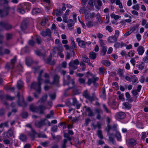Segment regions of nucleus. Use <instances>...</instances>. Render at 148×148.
I'll return each mask as SVG.
<instances>
[{
	"label": "nucleus",
	"mask_w": 148,
	"mask_h": 148,
	"mask_svg": "<svg viewBox=\"0 0 148 148\" xmlns=\"http://www.w3.org/2000/svg\"><path fill=\"white\" fill-rule=\"evenodd\" d=\"M101 123L98 121L97 122V124L96 125H95L94 127V129H95L96 127H98V128L99 129H100L101 128Z\"/></svg>",
	"instance_id": "4d7b16f0"
},
{
	"label": "nucleus",
	"mask_w": 148,
	"mask_h": 148,
	"mask_svg": "<svg viewBox=\"0 0 148 148\" xmlns=\"http://www.w3.org/2000/svg\"><path fill=\"white\" fill-rule=\"evenodd\" d=\"M36 43L38 45L41 44L42 40L41 37L40 36H37L36 37Z\"/></svg>",
	"instance_id": "3c124183"
},
{
	"label": "nucleus",
	"mask_w": 148,
	"mask_h": 148,
	"mask_svg": "<svg viewBox=\"0 0 148 148\" xmlns=\"http://www.w3.org/2000/svg\"><path fill=\"white\" fill-rule=\"evenodd\" d=\"M31 4L28 2H26L22 3L23 8H24L25 10H26L27 11H29L31 8Z\"/></svg>",
	"instance_id": "aec40b11"
},
{
	"label": "nucleus",
	"mask_w": 148,
	"mask_h": 148,
	"mask_svg": "<svg viewBox=\"0 0 148 148\" xmlns=\"http://www.w3.org/2000/svg\"><path fill=\"white\" fill-rule=\"evenodd\" d=\"M19 138L21 140L23 141H25L27 139L26 135L23 134H21Z\"/></svg>",
	"instance_id": "72a5a7b5"
},
{
	"label": "nucleus",
	"mask_w": 148,
	"mask_h": 148,
	"mask_svg": "<svg viewBox=\"0 0 148 148\" xmlns=\"http://www.w3.org/2000/svg\"><path fill=\"white\" fill-rule=\"evenodd\" d=\"M37 82H33L31 86V88L36 90L38 95L41 92V86L42 84V81L37 80Z\"/></svg>",
	"instance_id": "7ed1b4c3"
},
{
	"label": "nucleus",
	"mask_w": 148,
	"mask_h": 148,
	"mask_svg": "<svg viewBox=\"0 0 148 148\" xmlns=\"http://www.w3.org/2000/svg\"><path fill=\"white\" fill-rule=\"evenodd\" d=\"M101 63L106 66H108L110 65V63L109 60H103L101 61Z\"/></svg>",
	"instance_id": "4c0bfd02"
},
{
	"label": "nucleus",
	"mask_w": 148,
	"mask_h": 148,
	"mask_svg": "<svg viewBox=\"0 0 148 148\" xmlns=\"http://www.w3.org/2000/svg\"><path fill=\"white\" fill-rule=\"evenodd\" d=\"M86 25L88 28H91L94 25L93 22V21H88L87 23H86Z\"/></svg>",
	"instance_id": "09e8293b"
},
{
	"label": "nucleus",
	"mask_w": 148,
	"mask_h": 148,
	"mask_svg": "<svg viewBox=\"0 0 148 148\" xmlns=\"http://www.w3.org/2000/svg\"><path fill=\"white\" fill-rule=\"evenodd\" d=\"M72 105L74 106H76V109H79L80 108L82 104L81 103H79V101H78L76 98L75 97H73L72 99Z\"/></svg>",
	"instance_id": "f8f14e48"
},
{
	"label": "nucleus",
	"mask_w": 148,
	"mask_h": 148,
	"mask_svg": "<svg viewBox=\"0 0 148 148\" xmlns=\"http://www.w3.org/2000/svg\"><path fill=\"white\" fill-rule=\"evenodd\" d=\"M117 73L120 77H123V72L122 70L120 68H119L118 70Z\"/></svg>",
	"instance_id": "bf43d9fd"
},
{
	"label": "nucleus",
	"mask_w": 148,
	"mask_h": 148,
	"mask_svg": "<svg viewBox=\"0 0 148 148\" xmlns=\"http://www.w3.org/2000/svg\"><path fill=\"white\" fill-rule=\"evenodd\" d=\"M137 51L139 55H142L145 51V49L143 46L140 45L138 47Z\"/></svg>",
	"instance_id": "4be33fe9"
},
{
	"label": "nucleus",
	"mask_w": 148,
	"mask_h": 148,
	"mask_svg": "<svg viewBox=\"0 0 148 148\" xmlns=\"http://www.w3.org/2000/svg\"><path fill=\"white\" fill-rule=\"evenodd\" d=\"M23 82L19 80L17 82V86L18 89H21L23 86Z\"/></svg>",
	"instance_id": "c9c22d12"
},
{
	"label": "nucleus",
	"mask_w": 148,
	"mask_h": 148,
	"mask_svg": "<svg viewBox=\"0 0 148 148\" xmlns=\"http://www.w3.org/2000/svg\"><path fill=\"white\" fill-rule=\"evenodd\" d=\"M92 83L93 84L94 86H95V84H96V85H98V84L96 82V81H98L99 78L98 77H93L91 78Z\"/></svg>",
	"instance_id": "de8ad7c7"
},
{
	"label": "nucleus",
	"mask_w": 148,
	"mask_h": 148,
	"mask_svg": "<svg viewBox=\"0 0 148 148\" xmlns=\"http://www.w3.org/2000/svg\"><path fill=\"white\" fill-rule=\"evenodd\" d=\"M29 109L32 112L38 113V107L34 106V105H31L29 106Z\"/></svg>",
	"instance_id": "7c9ffc66"
},
{
	"label": "nucleus",
	"mask_w": 148,
	"mask_h": 148,
	"mask_svg": "<svg viewBox=\"0 0 148 148\" xmlns=\"http://www.w3.org/2000/svg\"><path fill=\"white\" fill-rule=\"evenodd\" d=\"M102 106L104 111L105 112L107 113H110V111L109 110L106 105L105 104H103Z\"/></svg>",
	"instance_id": "8fccbe9b"
},
{
	"label": "nucleus",
	"mask_w": 148,
	"mask_h": 148,
	"mask_svg": "<svg viewBox=\"0 0 148 148\" xmlns=\"http://www.w3.org/2000/svg\"><path fill=\"white\" fill-rule=\"evenodd\" d=\"M83 60L84 62L87 63H88V62H90L89 59L86 55L84 56L83 57Z\"/></svg>",
	"instance_id": "13d9d810"
},
{
	"label": "nucleus",
	"mask_w": 148,
	"mask_h": 148,
	"mask_svg": "<svg viewBox=\"0 0 148 148\" xmlns=\"http://www.w3.org/2000/svg\"><path fill=\"white\" fill-rule=\"evenodd\" d=\"M6 40H9L11 39L12 35V34L10 33H7L6 35Z\"/></svg>",
	"instance_id": "e2e57ef3"
},
{
	"label": "nucleus",
	"mask_w": 148,
	"mask_h": 148,
	"mask_svg": "<svg viewBox=\"0 0 148 148\" xmlns=\"http://www.w3.org/2000/svg\"><path fill=\"white\" fill-rule=\"evenodd\" d=\"M82 95L84 97L88 99L91 102L95 100L94 96H90L87 90H85L83 92Z\"/></svg>",
	"instance_id": "1a4fd4ad"
},
{
	"label": "nucleus",
	"mask_w": 148,
	"mask_h": 148,
	"mask_svg": "<svg viewBox=\"0 0 148 148\" xmlns=\"http://www.w3.org/2000/svg\"><path fill=\"white\" fill-rule=\"evenodd\" d=\"M116 40L117 38L114 36L109 37L108 39V41L110 43H112L116 41Z\"/></svg>",
	"instance_id": "473e14b6"
},
{
	"label": "nucleus",
	"mask_w": 148,
	"mask_h": 148,
	"mask_svg": "<svg viewBox=\"0 0 148 148\" xmlns=\"http://www.w3.org/2000/svg\"><path fill=\"white\" fill-rule=\"evenodd\" d=\"M97 134L98 137L100 139L102 140L103 138V136L101 130H98L97 131Z\"/></svg>",
	"instance_id": "603ef678"
},
{
	"label": "nucleus",
	"mask_w": 148,
	"mask_h": 148,
	"mask_svg": "<svg viewBox=\"0 0 148 148\" xmlns=\"http://www.w3.org/2000/svg\"><path fill=\"white\" fill-rule=\"evenodd\" d=\"M128 143L131 147H133L137 144L136 141L133 138L129 139Z\"/></svg>",
	"instance_id": "bb28decb"
},
{
	"label": "nucleus",
	"mask_w": 148,
	"mask_h": 148,
	"mask_svg": "<svg viewBox=\"0 0 148 148\" xmlns=\"http://www.w3.org/2000/svg\"><path fill=\"white\" fill-rule=\"evenodd\" d=\"M46 119H41L40 121H36L35 123V126L38 128H40L44 125H45V122Z\"/></svg>",
	"instance_id": "9b49d317"
},
{
	"label": "nucleus",
	"mask_w": 148,
	"mask_h": 148,
	"mask_svg": "<svg viewBox=\"0 0 148 148\" xmlns=\"http://www.w3.org/2000/svg\"><path fill=\"white\" fill-rule=\"evenodd\" d=\"M76 41L78 42L79 46L81 47L85 48L86 47L85 42L83 40H81L80 38H77Z\"/></svg>",
	"instance_id": "dca6fc26"
},
{
	"label": "nucleus",
	"mask_w": 148,
	"mask_h": 148,
	"mask_svg": "<svg viewBox=\"0 0 148 148\" xmlns=\"http://www.w3.org/2000/svg\"><path fill=\"white\" fill-rule=\"evenodd\" d=\"M84 108L86 109L85 112L87 113V115L88 116L92 117L95 116V114L90 107L85 106Z\"/></svg>",
	"instance_id": "9d476101"
},
{
	"label": "nucleus",
	"mask_w": 148,
	"mask_h": 148,
	"mask_svg": "<svg viewBox=\"0 0 148 148\" xmlns=\"http://www.w3.org/2000/svg\"><path fill=\"white\" fill-rule=\"evenodd\" d=\"M95 1L93 0H89L88 1V4L91 7H93L94 3L95 5Z\"/></svg>",
	"instance_id": "69168bd1"
},
{
	"label": "nucleus",
	"mask_w": 148,
	"mask_h": 148,
	"mask_svg": "<svg viewBox=\"0 0 148 148\" xmlns=\"http://www.w3.org/2000/svg\"><path fill=\"white\" fill-rule=\"evenodd\" d=\"M70 39L71 45L73 47L72 48H70V50H72V49H73V50H74V49H76L77 48V46L75 42L73 40V38L72 37H71L70 38Z\"/></svg>",
	"instance_id": "c85d7f7f"
},
{
	"label": "nucleus",
	"mask_w": 148,
	"mask_h": 148,
	"mask_svg": "<svg viewBox=\"0 0 148 148\" xmlns=\"http://www.w3.org/2000/svg\"><path fill=\"white\" fill-rule=\"evenodd\" d=\"M60 78V76L59 75H55L53 78V84H58L59 83Z\"/></svg>",
	"instance_id": "5701e85b"
},
{
	"label": "nucleus",
	"mask_w": 148,
	"mask_h": 148,
	"mask_svg": "<svg viewBox=\"0 0 148 148\" xmlns=\"http://www.w3.org/2000/svg\"><path fill=\"white\" fill-rule=\"evenodd\" d=\"M145 64L143 62H141L140 64L138 65V69L141 70H143L144 69Z\"/></svg>",
	"instance_id": "680f3d73"
},
{
	"label": "nucleus",
	"mask_w": 148,
	"mask_h": 148,
	"mask_svg": "<svg viewBox=\"0 0 148 148\" xmlns=\"http://www.w3.org/2000/svg\"><path fill=\"white\" fill-rule=\"evenodd\" d=\"M46 107L43 105H40L38 107V112L40 114H42L44 113V111L46 109Z\"/></svg>",
	"instance_id": "f3484780"
},
{
	"label": "nucleus",
	"mask_w": 148,
	"mask_h": 148,
	"mask_svg": "<svg viewBox=\"0 0 148 148\" xmlns=\"http://www.w3.org/2000/svg\"><path fill=\"white\" fill-rule=\"evenodd\" d=\"M135 51L134 50H131L127 53L128 56L130 57H132L135 54Z\"/></svg>",
	"instance_id": "5fc2aeb1"
},
{
	"label": "nucleus",
	"mask_w": 148,
	"mask_h": 148,
	"mask_svg": "<svg viewBox=\"0 0 148 148\" xmlns=\"http://www.w3.org/2000/svg\"><path fill=\"white\" fill-rule=\"evenodd\" d=\"M139 24H136L135 26H134L132 27H130V30L132 32L135 31L138 27Z\"/></svg>",
	"instance_id": "6e6d98bb"
},
{
	"label": "nucleus",
	"mask_w": 148,
	"mask_h": 148,
	"mask_svg": "<svg viewBox=\"0 0 148 148\" xmlns=\"http://www.w3.org/2000/svg\"><path fill=\"white\" fill-rule=\"evenodd\" d=\"M66 73V71L64 70H62L61 72V74H62L64 76L63 78V84L64 86H65L66 85L69 86L71 82V77L69 75H67L66 77V80L65 79L64 76Z\"/></svg>",
	"instance_id": "20e7f679"
},
{
	"label": "nucleus",
	"mask_w": 148,
	"mask_h": 148,
	"mask_svg": "<svg viewBox=\"0 0 148 148\" xmlns=\"http://www.w3.org/2000/svg\"><path fill=\"white\" fill-rule=\"evenodd\" d=\"M6 136L8 138H10L12 136L14 137V132L11 129H10L7 131L6 132Z\"/></svg>",
	"instance_id": "393cba45"
},
{
	"label": "nucleus",
	"mask_w": 148,
	"mask_h": 148,
	"mask_svg": "<svg viewBox=\"0 0 148 148\" xmlns=\"http://www.w3.org/2000/svg\"><path fill=\"white\" fill-rule=\"evenodd\" d=\"M61 138V137L60 135H58L56 136V138H55L54 140L55 142L56 143H58Z\"/></svg>",
	"instance_id": "774afa93"
},
{
	"label": "nucleus",
	"mask_w": 148,
	"mask_h": 148,
	"mask_svg": "<svg viewBox=\"0 0 148 148\" xmlns=\"http://www.w3.org/2000/svg\"><path fill=\"white\" fill-rule=\"evenodd\" d=\"M44 71V70L43 69H42L40 70L39 72H38V75L37 78V79L39 81L40 80L42 81L43 80L42 79V74Z\"/></svg>",
	"instance_id": "f704fd0d"
},
{
	"label": "nucleus",
	"mask_w": 148,
	"mask_h": 148,
	"mask_svg": "<svg viewBox=\"0 0 148 148\" xmlns=\"http://www.w3.org/2000/svg\"><path fill=\"white\" fill-rule=\"evenodd\" d=\"M56 15L57 16H61L63 13V12L60 8L58 9H57L56 10Z\"/></svg>",
	"instance_id": "a19ab883"
},
{
	"label": "nucleus",
	"mask_w": 148,
	"mask_h": 148,
	"mask_svg": "<svg viewBox=\"0 0 148 148\" xmlns=\"http://www.w3.org/2000/svg\"><path fill=\"white\" fill-rule=\"evenodd\" d=\"M35 53L37 55L39 56H43V54L41 53L40 51L39 50L35 51Z\"/></svg>",
	"instance_id": "338daca9"
},
{
	"label": "nucleus",
	"mask_w": 148,
	"mask_h": 148,
	"mask_svg": "<svg viewBox=\"0 0 148 148\" xmlns=\"http://www.w3.org/2000/svg\"><path fill=\"white\" fill-rule=\"evenodd\" d=\"M123 105L125 109H130L132 107L131 105L127 102H125L123 103Z\"/></svg>",
	"instance_id": "49530a36"
},
{
	"label": "nucleus",
	"mask_w": 148,
	"mask_h": 148,
	"mask_svg": "<svg viewBox=\"0 0 148 148\" xmlns=\"http://www.w3.org/2000/svg\"><path fill=\"white\" fill-rule=\"evenodd\" d=\"M97 56V54L95 52L91 51L89 54V57L91 59L95 60Z\"/></svg>",
	"instance_id": "cd10ccee"
},
{
	"label": "nucleus",
	"mask_w": 148,
	"mask_h": 148,
	"mask_svg": "<svg viewBox=\"0 0 148 148\" xmlns=\"http://www.w3.org/2000/svg\"><path fill=\"white\" fill-rule=\"evenodd\" d=\"M115 136L118 141H120L121 140V136L120 133L119 132H116L115 134Z\"/></svg>",
	"instance_id": "79ce46f5"
},
{
	"label": "nucleus",
	"mask_w": 148,
	"mask_h": 148,
	"mask_svg": "<svg viewBox=\"0 0 148 148\" xmlns=\"http://www.w3.org/2000/svg\"><path fill=\"white\" fill-rule=\"evenodd\" d=\"M29 109L32 112L38 113V107L34 106V105H31L29 106Z\"/></svg>",
	"instance_id": "c756f323"
},
{
	"label": "nucleus",
	"mask_w": 148,
	"mask_h": 148,
	"mask_svg": "<svg viewBox=\"0 0 148 148\" xmlns=\"http://www.w3.org/2000/svg\"><path fill=\"white\" fill-rule=\"evenodd\" d=\"M132 81L133 84L136 82L137 83L138 82V79L136 77L135 75H133L131 77Z\"/></svg>",
	"instance_id": "c03bdc74"
},
{
	"label": "nucleus",
	"mask_w": 148,
	"mask_h": 148,
	"mask_svg": "<svg viewBox=\"0 0 148 148\" xmlns=\"http://www.w3.org/2000/svg\"><path fill=\"white\" fill-rule=\"evenodd\" d=\"M59 125L62 127L63 129H65L66 127V124L65 122H61L59 124Z\"/></svg>",
	"instance_id": "0e129e2a"
},
{
	"label": "nucleus",
	"mask_w": 148,
	"mask_h": 148,
	"mask_svg": "<svg viewBox=\"0 0 148 148\" xmlns=\"http://www.w3.org/2000/svg\"><path fill=\"white\" fill-rule=\"evenodd\" d=\"M67 141V140L66 139H63L61 145V148H66V144Z\"/></svg>",
	"instance_id": "e433bc0d"
},
{
	"label": "nucleus",
	"mask_w": 148,
	"mask_h": 148,
	"mask_svg": "<svg viewBox=\"0 0 148 148\" xmlns=\"http://www.w3.org/2000/svg\"><path fill=\"white\" fill-rule=\"evenodd\" d=\"M63 136L64 138H66V139L67 140L69 141H71L72 140V138L71 137H70L69 135L68 134V133H64Z\"/></svg>",
	"instance_id": "37998d69"
},
{
	"label": "nucleus",
	"mask_w": 148,
	"mask_h": 148,
	"mask_svg": "<svg viewBox=\"0 0 148 148\" xmlns=\"http://www.w3.org/2000/svg\"><path fill=\"white\" fill-rule=\"evenodd\" d=\"M102 92L100 93V96L103 99H106V93L105 88L104 87L102 88L101 90Z\"/></svg>",
	"instance_id": "b1692460"
},
{
	"label": "nucleus",
	"mask_w": 148,
	"mask_h": 148,
	"mask_svg": "<svg viewBox=\"0 0 148 148\" xmlns=\"http://www.w3.org/2000/svg\"><path fill=\"white\" fill-rule=\"evenodd\" d=\"M66 59L69 60L70 59L71 57L74 56L75 53L73 49H72V50L70 51V52H66Z\"/></svg>",
	"instance_id": "6ab92c4d"
},
{
	"label": "nucleus",
	"mask_w": 148,
	"mask_h": 148,
	"mask_svg": "<svg viewBox=\"0 0 148 148\" xmlns=\"http://www.w3.org/2000/svg\"><path fill=\"white\" fill-rule=\"evenodd\" d=\"M57 48L58 51H59V52L63 51V49L62 47V45L61 43L58 44V47H57Z\"/></svg>",
	"instance_id": "864d4df0"
},
{
	"label": "nucleus",
	"mask_w": 148,
	"mask_h": 148,
	"mask_svg": "<svg viewBox=\"0 0 148 148\" xmlns=\"http://www.w3.org/2000/svg\"><path fill=\"white\" fill-rule=\"evenodd\" d=\"M36 134V132L34 129H32L31 132L29 134V136L32 138H34L35 137V136Z\"/></svg>",
	"instance_id": "ea45409f"
},
{
	"label": "nucleus",
	"mask_w": 148,
	"mask_h": 148,
	"mask_svg": "<svg viewBox=\"0 0 148 148\" xmlns=\"http://www.w3.org/2000/svg\"><path fill=\"white\" fill-rule=\"evenodd\" d=\"M79 62L77 59H75L74 60H72L69 64V68H71L73 70L77 69V65L79 64Z\"/></svg>",
	"instance_id": "39448f33"
},
{
	"label": "nucleus",
	"mask_w": 148,
	"mask_h": 148,
	"mask_svg": "<svg viewBox=\"0 0 148 148\" xmlns=\"http://www.w3.org/2000/svg\"><path fill=\"white\" fill-rule=\"evenodd\" d=\"M95 112L97 114L96 118L97 119L100 120L101 118L100 113H102L103 111L100 108H96L95 109Z\"/></svg>",
	"instance_id": "a211bd4d"
},
{
	"label": "nucleus",
	"mask_w": 148,
	"mask_h": 148,
	"mask_svg": "<svg viewBox=\"0 0 148 148\" xmlns=\"http://www.w3.org/2000/svg\"><path fill=\"white\" fill-rule=\"evenodd\" d=\"M96 19L98 22L100 24H101L102 23L101 20V16L99 13H97L96 15Z\"/></svg>",
	"instance_id": "a18cd8bd"
},
{
	"label": "nucleus",
	"mask_w": 148,
	"mask_h": 148,
	"mask_svg": "<svg viewBox=\"0 0 148 148\" xmlns=\"http://www.w3.org/2000/svg\"><path fill=\"white\" fill-rule=\"evenodd\" d=\"M29 23V21L27 20H25L22 22L21 25V28L22 30H25L27 27Z\"/></svg>",
	"instance_id": "2eb2a0df"
},
{
	"label": "nucleus",
	"mask_w": 148,
	"mask_h": 148,
	"mask_svg": "<svg viewBox=\"0 0 148 148\" xmlns=\"http://www.w3.org/2000/svg\"><path fill=\"white\" fill-rule=\"evenodd\" d=\"M116 117L119 119H123L126 117V114L125 113L123 112H119L116 114Z\"/></svg>",
	"instance_id": "4468645a"
},
{
	"label": "nucleus",
	"mask_w": 148,
	"mask_h": 148,
	"mask_svg": "<svg viewBox=\"0 0 148 148\" xmlns=\"http://www.w3.org/2000/svg\"><path fill=\"white\" fill-rule=\"evenodd\" d=\"M17 11L21 14H24L25 13V9L23 8L22 3L18 5Z\"/></svg>",
	"instance_id": "412c9836"
},
{
	"label": "nucleus",
	"mask_w": 148,
	"mask_h": 148,
	"mask_svg": "<svg viewBox=\"0 0 148 148\" xmlns=\"http://www.w3.org/2000/svg\"><path fill=\"white\" fill-rule=\"evenodd\" d=\"M70 84H72V86L71 87H69L68 88L66 89L65 90V92H66L67 91L71 89H73L72 94L73 95H77L81 93V91L79 89H78L77 87H74L75 82L74 79H71Z\"/></svg>",
	"instance_id": "f03ea898"
},
{
	"label": "nucleus",
	"mask_w": 148,
	"mask_h": 148,
	"mask_svg": "<svg viewBox=\"0 0 148 148\" xmlns=\"http://www.w3.org/2000/svg\"><path fill=\"white\" fill-rule=\"evenodd\" d=\"M17 97L18 98V101L17 102V103L19 106H23V104L25 106L27 105V103L25 102L23 97H20V93L18 92L17 95Z\"/></svg>",
	"instance_id": "6e6552de"
},
{
	"label": "nucleus",
	"mask_w": 148,
	"mask_h": 148,
	"mask_svg": "<svg viewBox=\"0 0 148 148\" xmlns=\"http://www.w3.org/2000/svg\"><path fill=\"white\" fill-rule=\"evenodd\" d=\"M42 12L41 9L38 8H34L33 9L32 11V13L33 15L40 13Z\"/></svg>",
	"instance_id": "a878e982"
},
{
	"label": "nucleus",
	"mask_w": 148,
	"mask_h": 148,
	"mask_svg": "<svg viewBox=\"0 0 148 148\" xmlns=\"http://www.w3.org/2000/svg\"><path fill=\"white\" fill-rule=\"evenodd\" d=\"M51 56L48 58L46 60V63L50 65H53L55 63L54 61H51Z\"/></svg>",
	"instance_id": "2f4dec72"
},
{
	"label": "nucleus",
	"mask_w": 148,
	"mask_h": 148,
	"mask_svg": "<svg viewBox=\"0 0 148 148\" xmlns=\"http://www.w3.org/2000/svg\"><path fill=\"white\" fill-rule=\"evenodd\" d=\"M107 49V47L105 46H103L101 48V53L102 56H104L106 54Z\"/></svg>",
	"instance_id": "58836bf2"
},
{
	"label": "nucleus",
	"mask_w": 148,
	"mask_h": 148,
	"mask_svg": "<svg viewBox=\"0 0 148 148\" xmlns=\"http://www.w3.org/2000/svg\"><path fill=\"white\" fill-rule=\"evenodd\" d=\"M51 31L49 29H47L45 31H42L41 32V34L43 37H45L47 36L49 37H51Z\"/></svg>",
	"instance_id": "ddd939ff"
},
{
	"label": "nucleus",
	"mask_w": 148,
	"mask_h": 148,
	"mask_svg": "<svg viewBox=\"0 0 148 148\" xmlns=\"http://www.w3.org/2000/svg\"><path fill=\"white\" fill-rule=\"evenodd\" d=\"M0 27L7 31L10 30L12 28V25L9 23L3 21L0 22Z\"/></svg>",
	"instance_id": "0eeeda50"
},
{
	"label": "nucleus",
	"mask_w": 148,
	"mask_h": 148,
	"mask_svg": "<svg viewBox=\"0 0 148 148\" xmlns=\"http://www.w3.org/2000/svg\"><path fill=\"white\" fill-rule=\"evenodd\" d=\"M128 99V101L129 102H132L133 101H136V100L137 99V96H134L133 97L130 98Z\"/></svg>",
	"instance_id": "052dcab7"
},
{
	"label": "nucleus",
	"mask_w": 148,
	"mask_h": 148,
	"mask_svg": "<svg viewBox=\"0 0 148 148\" xmlns=\"http://www.w3.org/2000/svg\"><path fill=\"white\" fill-rule=\"evenodd\" d=\"M2 6V5L0 4V7ZM9 12L13 14H14V7L11 8L8 5L4 7L3 9H0V16L1 18L6 17L9 14Z\"/></svg>",
	"instance_id": "f257e3e1"
},
{
	"label": "nucleus",
	"mask_w": 148,
	"mask_h": 148,
	"mask_svg": "<svg viewBox=\"0 0 148 148\" xmlns=\"http://www.w3.org/2000/svg\"><path fill=\"white\" fill-rule=\"evenodd\" d=\"M17 61V56H15L14 58L11 60L10 63H8L6 65V68L8 69H14V65Z\"/></svg>",
	"instance_id": "423d86ee"
}]
</instances>
